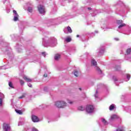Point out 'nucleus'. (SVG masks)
<instances>
[{
  "mask_svg": "<svg viewBox=\"0 0 131 131\" xmlns=\"http://www.w3.org/2000/svg\"><path fill=\"white\" fill-rule=\"evenodd\" d=\"M55 106L57 108H63L67 106V103L64 101H58L55 102Z\"/></svg>",
  "mask_w": 131,
  "mask_h": 131,
  "instance_id": "f257e3e1",
  "label": "nucleus"
},
{
  "mask_svg": "<svg viewBox=\"0 0 131 131\" xmlns=\"http://www.w3.org/2000/svg\"><path fill=\"white\" fill-rule=\"evenodd\" d=\"M85 110L87 113H93V112L94 111V106L93 105H87Z\"/></svg>",
  "mask_w": 131,
  "mask_h": 131,
  "instance_id": "f03ea898",
  "label": "nucleus"
},
{
  "mask_svg": "<svg viewBox=\"0 0 131 131\" xmlns=\"http://www.w3.org/2000/svg\"><path fill=\"white\" fill-rule=\"evenodd\" d=\"M38 11L40 14H45V13H46V11L45 10V7L41 5L38 6Z\"/></svg>",
  "mask_w": 131,
  "mask_h": 131,
  "instance_id": "7ed1b4c3",
  "label": "nucleus"
},
{
  "mask_svg": "<svg viewBox=\"0 0 131 131\" xmlns=\"http://www.w3.org/2000/svg\"><path fill=\"white\" fill-rule=\"evenodd\" d=\"M3 128L5 131H9L11 129V127L8 124H3Z\"/></svg>",
  "mask_w": 131,
  "mask_h": 131,
  "instance_id": "20e7f679",
  "label": "nucleus"
},
{
  "mask_svg": "<svg viewBox=\"0 0 131 131\" xmlns=\"http://www.w3.org/2000/svg\"><path fill=\"white\" fill-rule=\"evenodd\" d=\"M32 120L33 122H38L39 121L38 117L36 116H32Z\"/></svg>",
  "mask_w": 131,
  "mask_h": 131,
  "instance_id": "39448f33",
  "label": "nucleus"
},
{
  "mask_svg": "<svg viewBox=\"0 0 131 131\" xmlns=\"http://www.w3.org/2000/svg\"><path fill=\"white\" fill-rule=\"evenodd\" d=\"M60 59H61V54L57 53L54 55V60H55V61H59V60Z\"/></svg>",
  "mask_w": 131,
  "mask_h": 131,
  "instance_id": "423d86ee",
  "label": "nucleus"
},
{
  "mask_svg": "<svg viewBox=\"0 0 131 131\" xmlns=\"http://www.w3.org/2000/svg\"><path fill=\"white\" fill-rule=\"evenodd\" d=\"M119 116L116 115H113L111 116V120H115V119H118Z\"/></svg>",
  "mask_w": 131,
  "mask_h": 131,
  "instance_id": "0eeeda50",
  "label": "nucleus"
},
{
  "mask_svg": "<svg viewBox=\"0 0 131 131\" xmlns=\"http://www.w3.org/2000/svg\"><path fill=\"white\" fill-rule=\"evenodd\" d=\"M23 79H24L25 80H26V81H27L28 82H31V81H32V80L28 78L27 76L23 77Z\"/></svg>",
  "mask_w": 131,
  "mask_h": 131,
  "instance_id": "6e6552de",
  "label": "nucleus"
},
{
  "mask_svg": "<svg viewBox=\"0 0 131 131\" xmlns=\"http://www.w3.org/2000/svg\"><path fill=\"white\" fill-rule=\"evenodd\" d=\"M91 64L93 65V66H97V61H96L94 59H93L91 61Z\"/></svg>",
  "mask_w": 131,
  "mask_h": 131,
  "instance_id": "1a4fd4ad",
  "label": "nucleus"
},
{
  "mask_svg": "<svg viewBox=\"0 0 131 131\" xmlns=\"http://www.w3.org/2000/svg\"><path fill=\"white\" fill-rule=\"evenodd\" d=\"M114 108H115V105L113 104L110 106L109 109L110 111H112V110H114Z\"/></svg>",
  "mask_w": 131,
  "mask_h": 131,
  "instance_id": "9d476101",
  "label": "nucleus"
},
{
  "mask_svg": "<svg viewBox=\"0 0 131 131\" xmlns=\"http://www.w3.org/2000/svg\"><path fill=\"white\" fill-rule=\"evenodd\" d=\"M65 40L67 41V42H70V41L72 40V39L71 37L68 36L65 39Z\"/></svg>",
  "mask_w": 131,
  "mask_h": 131,
  "instance_id": "9b49d317",
  "label": "nucleus"
},
{
  "mask_svg": "<svg viewBox=\"0 0 131 131\" xmlns=\"http://www.w3.org/2000/svg\"><path fill=\"white\" fill-rule=\"evenodd\" d=\"M102 122L105 125H106V124H108V122H107V121L106 120V119H105L104 118H102L101 119Z\"/></svg>",
  "mask_w": 131,
  "mask_h": 131,
  "instance_id": "f8f14e48",
  "label": "nucleus"
},
{
  "mask_svg": "<svg viewBox=\"0 0 131 131\" xmlns=\"http://www.w3.org/2000/svg\"><path fill=\"white\" fill-rule=\"evenodd\" d=\"M96 70L99 74H101L102 73V71L101 70V69H100V68H99V67H96Z\"/></svg>",
  "mask_w": 131,
  "mask_h": 131,
  "instance_id": "ddd939ff",
  "label": "nucleus"
},
{
  "mask_svg": "<svg viewBox=\"0 0 131 131\" xmlns=\"http://www.w3.org/2000/svg\"><path fill=\"white\" fill-rule=\"evenodd\" d=\"M15 112L16 113H18V114H20V115H22L23 114V113H22V111L19 110H15Z\"/></svg>",
  "mask_w": 131,
  "mask_h": 131,
  "instance_id": "4468645a",
  "label": "nucleus"
},
{
  "mask_svg": "<svg viewBox=\"0 0 131 131\" xmlns=\"http://www.w3.org/2000/svg\"><path fill=\"white\" fill-rule=\"evenodd\" d=\"M78 110H80V111H84V107L82 106H79L78 108Z\"/></svg>",
  "mask_w": 131,
  "mask_h": 131,
  "instance_id": "2eb2a0df",
  "label": "nucleus"
},
{
  "mask_svg": "<svg viewBox=\"0 0 131 131\" xmlns=\"http://www.w3.org/2000/svg\"><path fill=\"white\" fill-rule=\"evenodd\" d=\"M122 23H123V21H122L121 19L117 20V24L118 25H120V24H122Z\"/></svg>",
  "mask_w": 131,
  "mask_h": 131,
  "instance_id": "dca6fc26",
  "label": "nucleus"
},
{
  "mask_svg": "<svg viewBox=\"0 0 131 131\" xmlns=\"http://www.w3.org/2000/svg\"><path fill=\"white\" fill-rule=\"evenodd\" d=\"M13 20L15 21H18V20H19V15L18 16H17V15L14 16Z\"/></svg>",
  "mask_w": 131,
  "mask_h": 131,
  "instance_id": "f3484780",
  "label": "nucleus"
},
{
  "mask_svg": "<svg viewBox=\"0 0 131 131\" xmlns=\"http://www.w3.org/2000/svg\"><path fill=\"white\" fill-rule=\"evenodd\" d=\"M130 53H131V49L130 48L127 49L126 50L127 55H129Z\"/></svg>",
  "mask_w": 131,
  "mask_h": 131,
  "instance_id": "a211bd4d",
  "label": "nucleus"
},
{
  "mask_svg": "<svg viewBox=\"0 0 131 131\" xmlns=\"http://www.w3.org/2000/svg\"><path fill=\"white\" fill-rule=\"evenodd\" d=\"M67 29H68V32H69L70 33H72V29H71V28L70 27H69V26L68 27Z\"/></svg>",
  "mask_w": 131,
  "mask_h": 131,
  "instance_id": "6ab92c4d",
  "label": "nucleus"
},
{
  "mask_svg": "<svg viewBox=\"0 0 131 131\" xmlns=\"http://www.w3.org/2000/svg\"><path fill=\"white\" fill-rule=\"evenodd\" d=\"M9 85L10 88H11V89H14V86H13V83H12V82H9Z\"/></svg>",
  "mask_w": 131,
  "mask_h": 131,
  "instance_id": "aec40b11",
  "label": "nucleus"
},
{
  "mask_svg": "<svg viewBox=\"0 0 131 131\" xmlns=\"http://www.w3.org/2000/svg\"><path fill=\"white\" fill-rule=\"evenodd\" d=\"M124 26H126L125 24H121L120 25V26L118 27V28H121V27H124Z\"/></svg>",
  "mask_w": 131,
  "mask_h": 131,
  "instance_id": "412c9836",
  "label": "nucleus"
},
{
  "mask_svg": "<svg viewBox=\"0 0 131 131\" xmlns=\"http://www.w3.org/2000/svg\"><path fill=\"white\" fill-rule=\"evenodd\" d=\"M124 26H126L125 24H121L120 25V26L118 27V28H121V27H124Z\"/></svg>",
  "mask_w": 131,
  "mask_h": 131,
  "instance_id": "4be33fe9",
  "label": "nucleus"
},
{
  "mask_svg": "<svg viewBox=\"0 0 131 131\" xmlns=\"http://www.w3.org/2000/svg\"><path fill=\"white\" fill-rule=\"evenodd\" d=\"M74 74L75 75V76H76V77H78V72L77 71H75Z\"/></svg>",
  "mask_w": 131,
  "mask_h": 131,
  "instance_id": "5701e85b",
  "label": "nucleus"
},
{
  "mask_svg": "<svg viewBox=\"0 0 131 131\" xmlns=\"http://www.w3.org/2000/svg\"><path fill=\"white\" fill-rule=\"evenodd\" d=\"M28 11L30 13H32L33 9H32V8L31 7H28Z\"/></svg>",
  "mask_w": 131,
  "mask_h": 131,
  "instance_id": "b1692460",
  "label": "nucleus"
},
{
  "mask_svg": "<svg viewBox=\"0 0 131 131\" xmlns=\"http://www.w3.org/2000/svg\"><path fill=\"white\" fill-rule=\"evenodd\" d=\"M19 82H20L21 85H23V84H24V83H25L24 81H23V80H22V79L19 80Z\"/></svg>",
  "mask_w": 131,
  "mask_h": 131,
  "instance_id": "393cba45",
  "label": "nucleus"
},
{
  "mask_svg": "<svg viewBox=\"0 0 131 131\" xmlns=\"http://www.w3.org/2000/svg\"><path fill=\"white\" fill-rule=\"evenodd\" d=\"M13 13H14V14H15V16H19V14H18V13H17V11L16 10H13Z\"/></svg>",
  "mask_w": 131,
  "mask_h": 131,
  "instance_id": "a878e982",
  "label": "nucleus"
},
{
  "mask_svg": "<svg viewBox=\"0 0 131 131\" xmlns=\"http://www.w3.org/2000/svg\"><path fill=\"white\" fill-rule=\"evenodd\" d=\"M126 76H127V79H128V80H129V79H130V74H127Z\"/></svg>",
  "mask_w": 131,
  "mask_h": 131,
  "instance_id": "bb28decb",
  "label": "nucleus"
},
{
  "mask_svg": "<svg viewBox=\"0 0 131 131\" xmlns=\"http://www.w3.org/2000/svg\"><path fill=\"white\" fill-rule=\"evenodd\" d=\"M3 105V99L0 98V106Z\"/></svg>",
  "mask_w": 131,
  "mask_h": 131,
  "instance_id": "cd10ccee",
  "label": "nucleus"
},
{
  "mask_svg": "<svg viewBox=\"0 0 131 131\" xmlns=\"http://www.w3.org/2000/svg\"><path fill=\"white\" fill-rule=\"evenodd\" d=\"M120 66H117V69H116V71H119V69H120Z\"/></svg>",
  "mask_w": 131,
  "mask_h": 131,
  "instance_id": "c85d7f7f",
  "label": "nucleus"
},
{
  "mask_svg": "<svg viewBox=\"0 0 131 131\" xmlns=\"http://www.w3.org/2000/svg\"><path fill=\"white\" fill-rule=\"evenodd\" d=\"M23 98H25V95H23L21 96H20L19 99H23Z\"/></svg>",
  "mask_w": 131,
  "mask_h": 131,
  "instance_id": "c756f323",
  "label": "nucleus"
},
{
  "mask_svg": "<svg viewBox=\"0 0 131 131\" xmlns=\"http://www.w3.org/2000/svg\"><path fill=\"white\" fill-rule=\"evenodd\" d=\"M42 55L43 57H46V52H42Z\"/></svg>",
  "mask_w": 131,
  "mask_h": 131,
  "instance_id": "7c9ffc66",
  "label": "nucleus"
},
{
  "mask_svg": "<svg viewBox=\"0 0 131 131\" xmlns=\"http://www.w3.org/2000/svg\"><path fill=\"white\" fill-rule=\"evenodd\" d=\"M43 77H48V74H45L43 75Z\"/></svg>",
  "mask_w": 131,
  "mask_h": 131,
  "instance_id": "2f4dec72",
  "label": "nucleus"
},
{
  "mask_svg": "<svg viewBox=\"0 0 131 131\" xmlns=\"http://www.w3.org/2000/svg\"><path fill=\"white\" fill-rule=\"evenodd\" d=\"M32 130H33V131H37V129H36V128H33L32 129Z\"/></svg>",
  "mask_w": 131,
  "mask_h": 131,
  "instance_id": "473e14b6",
  "label": "nucleus"
},
{
  "mask_svg": "<svg viewBox=\"0 0 131 131\" xmlns=\"http://www.w3.org/2000/svg\"><path fill=\"white\" fill-rule=\"evenodd\" d=\"M28 86H29V88H32V84H28Z\"/></svg>",
  "mask_w": 131,
  "mask_h": 131,
  "instance_id": "72a5a7b5",
  "label": "nucleus"
},
{
  "mask_svg": "<svg viewBox=\"0 0 131 131\" xmlns=\"http://www.w3.org/2000/svg\"><path fill=\"white\" fill-rule=\"evenodd\" d=\"M73 103V101H69V104H72Z\"/></svg>",
  "mask_w": 131,
  "mask_h": 131,
  "instance_id": "f704fd0d",
  "label": "nucleus"
},
{
  "mask_svg": "<svg viewBox=\"0 0 131 131\" xmlns=\"http://www.w3.org/2000/svg\"><path fill=\"white\" fill-rule=\"evenodd\" d=\"M117 131H123L122 130L120 129H117Z\"/></svg>",
  "mask_w": 131,
  "mask_h": 131,
  "instance_id": "c9c22d12",
  "label": "nucleus"
},
{
  "mask_svg": "<svg viewBox=\"0 0 131 131\" xmlns=\"http://www.w3.org/2000/svg\"><path fill=\"white\" fill-rule=\"evenodd\" d=\"M88 10H92V8L89 7V8H88Z\"/></svg>",
  "mask_w": 131,
  "mask_h": 131,
  "instance_id": "e433bc0d",
  "label": "nucleus"
},
{
  "mask_svg": "<svg viewBox=\"0 0 131 131\" xmlns=\"http://www.w3.org/2000/svg\"><path fill=\"white\" fill-rule=\"evenodd\" d=\"M76 37H79V35H77Z\"/></svg>",
  "mask_w": 131,
  "mask_h": 131,
  "instance_id": "4c0bfd02",
  "label": "nucleus"
},
{
  "mask_svg": "<svg viewBox=\"0 0 131 131\" xmlns=\"http://www.w3.org/2000/svg\"><path fill=\"white\" fill-rule=\"evenodd\" d=\"M80 91H81V88H79Z\"/></svg>",
  "mask_w": 131,
  "mask_h": 131,
  "instance_id": "58836bf2",
  "label": "nucleus"
}]
</instances>
